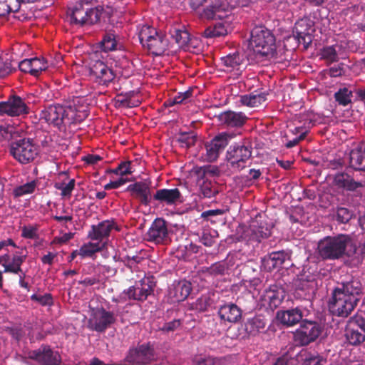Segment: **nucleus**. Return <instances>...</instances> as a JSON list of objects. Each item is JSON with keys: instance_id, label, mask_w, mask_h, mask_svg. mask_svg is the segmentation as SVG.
<instances>
[{"instance_id": "obj_43", "label": "nucleus", "mask_w": 365, "mask_h": 365, "mask_svg": "<svg viewBox=\"0 0 365 365\" xmlns=\"http://www.w3.org/2000/svg\"><path fill=\"white\" fill-rule=\"evenodd\" d=\"M103 160V156L93 153V177H105L108 172V170L105 168L107 162Z\"/></svg>"}, {"instance_id": "obj_48", "label": "nucleus", "mask_w": 365, "mask_h": 365, "mask_svg": "<svg viewBox=\"0 0 365 365\" xmlns=\"http://www.w3.org/2000/svg\"><path fill=\"white\" fill-rule=\"evenodd\" d=\"M171 38L176 42L179 47L186 46L190 41V34L182 29H173L170 31Z\"/></svg>"}, {"instance_id": "obj_22", "label": "nucleus", "mask_w": 365, "mask_h": 365, "mask_svg": "<svg viewBox=\"0 0 365 365\" xmlns=\"http://www.w3.org/2000/svg\"><path fill=\"white\" fill-rule=\"evenodd\" d=\"M285 264L289 267L292 264L291 263V254L284 250L272 252L264 258V268L269 272L282 268Z\"/></svg>"}, {"instance_id": "obj_40", "label": "nucleus", "mask_w": 365, "mask_h": 365, "mask_svg": "<svg viewBox=\"0 0 365 365\" xmlns=\"http://www.w3.org/2000/svg\"><path fill=\"white\" fill-rule=\"evenodd\" d=\"M117 42L115 35L112 33H106L103 39L96 46L93 45V50L95 48H100L101 51L107 53L108 51H114L116 49Z\"/></svg>"}, {"instance_id": "obj_31", "label": "nucleus", "mask_w": 365, "mask_h": 365, "mask_svg": "<svg viewBox=\"0 0 365 365\" xmlns=\"http://www.w3.org/2000/svg\"><path fill=\"white\" fill-rule=\"evenodd\" d=\"M168 46V41L165 36L162 33H157L150 38V39L145 44L150 53L155 56H161L167 50Z\"/></svg>"}, {"instance_id": "obj_25", "label": "nucleus", "mask_w": 365, "mask_h": 365, "mask_svg": "<svg viewBox=\"0 0 365 365\" xmlns=\"http://www.w3.org/2000/svg\"><path fill=\"white\" fill-rule=\"evenodd\" d=\"M126 190L130 195L140 200L141 204L149 205L153 201L150 185L145 182L139 181L128 186Z\"/></svg>"}, {"instance_id": "obj_27", "label": "nucleus", "mask_w": 365, "mask_h": 365, "mask_svg": "<svg viewBox=\"0 0 365 365\" xmlns=\"http://www.w3.org/2000/svg\"><path fill=\"white\" fill-rule=\"evenodd\" d=\"M295 36L299 43H303L305 48L312 42V33L314 29L310 22L306 19L297 21L294 28Z\"/></svg>"}, {"instance_id": "obj_49", "label": "nucleus", "mask_w": 365, "mask_h": 365, "mask_svg": "<svg viewBox=\"0 0 365 365\" xmlns=\"http://www.w3.org/2000/svg\"><path fill=\"white\" fill-rule=\"evenodd\" d=\"M157 33L158 31L155 29L152 26L148 25L142 26L138 31V38L143 46H145V44L150 39V38L157 34Z\"/></svg>"}, {"instance_id": "obj_38", "label": "nucleus", "mask_w": 365, "mask_h": 365, "mask_svg": "<svg viewBox=\"0 0 365 365\" xmlns=\"http://www.w3.org/2000/svg\"><path fill=\"white\" fill-rule=\"evenodd\" d=\"M93 14L95 15V21H93V24H107L113 14V11L109 6L98 5L94 9L93 8Z\"/></svg>"}, {"instance_id": "obj_26", "label": "nucleus", "mask_w": 365, "mask_h": 365, "mask_svg": "<svg viewBox=\"0 0 365 365\" xmlns=\"http://www.w3.org/2000/svg\"><path fill=\"white\" fill-rule=\"evenodd\" d=\"M296 292L303 297H309L312 294L317 287V282L314 275L301 274L294 282Z\"/></svg>"}, {"instance_id": "obj_56", "label": "nucleus", "mask_w": 365, "mask_h": 365, "mask_svg": "<svg viewBox=\"0 0 365 365\" xmlns=\"http://www.w3.org/2000/svg\"><path fill=\"white\" fill-rule=\"evenodd\" d=\"M31 299L41 306H51L53 304V297L50 293H46L43 295L34 294L31 296Z\"/></svg>"}, {"instance_id": "obj_5", "label": "nucleus", "mask_w": 365, "mask_h": 365, "mask_svg": "<svg viewBox=\"0 0 365 365\" xmlns=\"http://www.w3.org/2000/svg\"><path fill=\"white\" fill-rule=\"evenodd\" d=\"M272 224L268 222V219L262 216L256 217L249 227L239 225L234 239L236 241H247L260 242L262 239L269 237L271 235Z\"/></svg>"}, {"instance_id": "obj_9", "label": "nucleus", "mask_w": 365, "mask_h": 365, "mask_svg": "<svg viewBox=\"0 0 365 365\" xmlns=\"http://www.w3.org/2000/svg\"><path fill=\"white\" fill-rule=\"evenodd\" d=\"M345 337L353 346H359L365 341V319L363 317L356 314L348 320Z\"/></svg>"}, {"instance_id": "obj_12", "label": "nucleus", "mask_w": 365, "mask_h": 365, "mask_svg": "<svg viewBox=\"0 0 365 365\" xmlns=\"http://www.w3.org/2000/svg\"><path fill=\"white\" fill-rule=\"evenodd\" d=\"M155 285L149 278H144L125 289L122 294L128 300L144 302L148 296L153 294Z\"/></svg>"}, {"instance_id": "obj_15", "label": "nucleus", "mask_w": 365, "mask_h": 365, "mask_svg": "<svg viewBox=\"0 0 365 365\" xmlns=\"http://www.w3.org/2000/svg\"><path fill=\"white\" fill-rule=\"evenodd\" d=\"M168 222L163 218H156L146 233V240L156 245H168L171 242Z\"/></svg>"}, {"instance_id": "obj_20", "label": "nucleus", "mask_w": 365, "mask_h": 365, "mask_svg": "<svg viewBox=\"0 0 365 365\" xmlns=\"http://www.w3.org/2000/svg\"><path fill=\"white\" fill-rule=\"evenodd\" d=\"M91 6L88 1L81 0L76 2V4L68 7L67 15L70 17L71 23L83 26L88 17L91 16Z\"/></svg>"}, {"instance_id": "obj_59", "label": "nucleus", "mask_w": 365, "mask_h": 365, "mask_svg": "<svg viewBox=\"0 0 365 365\" xmlns=\"http://www.w3.org/2000/svg\"><path fill=\"white\" fill-rule=\"evenodd\" d=\"M193 306L194 309L199 312H205L210 306L209 298L207 297H201L196 300Z\"/></svg>"}, {"instance_id": "obj_61", "label": "nucleus", "mask_w": 365, "mask_h": 365, "mask_svg": "<svg viewBox=\"0 0 365 365\" xmlns=\"http://www.w3.org/2000/svg\"><path fill=\"white\" fill-rule=\"evenodd\" d=\"M12 73V68L10 62L0 61V78H5Z\"/></svg>"}, {"instance_id": "obj_42", "label": "nucleus", "mask_w": 365, "mask_h": 365, "mask_svg": "<svg viewBox=\"0 0 365 365\" xmlns=\"http://www.w3.org/2000/svg\"><path fill=\"white\" fill-rule=\"evenodd\" d=\"M135 91H130L125 94L120 93L117 96V103L119 106L126 108L137 107L140 104V101L135 98Z\"/></svg>"}, {"instance_id": "obj_7", "label": "nucleus", "mask_w": 365, "mask_h": 365, "mask_svg": "<svg viewBox=\"0 0 365 365\" xmlns=\"http://www.w3.org/2000/svg\"><path fill=\"white\" fill-rule=\"evenodd\" d=\"M322 331V326L317 322L304 320L293 333L294 341L297 346H307L317 339Z\"/></svg>"}, {"instance_id": "obj_19", "label": "nucleus", "mask_w": 365, "mask_h": 365, "mask_svg": "<svg viewBox=\"0 0 365 365\" xmlns=\"http://www.w3.org/2000/svg\"><path fill=\"white\" fill-rule=\"evenodd\" d=\"M232 135L223 132L217 135L210 142L205 144L206 157L209 162H214L219 158L231 140Z\"/></svg>"}, {"instance_id": "obj_18", "label": "nucleus", "mask_w": 365, "mask_h": 365, "mask_svg": "<svg viewBox=\"0 0 365 365\" xmlns=\"http://www.w3.org/2000/svg\"><path fill=\"white\" fill-rule=\"evenodd\" d=\"M285 297L283 288L277 284L270 285L261 295L259 301L261 305L267 309L274 310L282 302Z\"/></svg>"}, {"instance_id": "obj_30", "label": "nucleus", "mask_w": 365, "mask_h": 365, "mask_svg": "<svg viewBox=\"0 0 365 365\" xmlns=\"http://www.w3.org/2000/svg\"><path fill=\"white\" fill-rule=\"evenodd\" d=\"M334 183L337 187L348 191H355L364 185L363 182L355 180L353 176L346 172L336 173L334 175Z\"/></svg>"}, {"instance_id": "obj_28", "label": "nucleus", "mask_w": 365, "mask_h": 365, "mask_svg": "<svg viewBox=\"0 0 365 365\" xmlns=\"http://www.w3.org/2000/svg\"><path fill=\"white\" fill-rule=\"evenodd\" d=\"M220 319L230 323H237L242 319V309L234 303L221 305L217 312Z\"/></svg>"}, {"instance_id": "obj_6", "label": "nucleus", "mask_w": 365, "mask_h": 365, "mask_svg": "<svg viewBox=\"0 0 365 365\" xmlns=\"http://www.w3.org/2000/svg\"><path fill=\"white\" fill-rule=\"evenodd\" d=\"M9 153L21 164L32 162L38 155V148L30 138H21L12 141Z\"/></svg>"}, {"instance_id": "obj_55", "label": "nucleus", "mask_w": 365, "mask_h": 365, "mask_svg": "<svg viewBox=\"0 0 365 365\" xmlns=\"http://www.w3.org/2000/svg\"><path fill=\"white\" fill-rule=\"evenodd\" d=\"M353 212L346 207H338L336 210V220L339 223H348L353 217Z\"/></svg>"}, {"instance_id": "obj_23", "label": "nucleus", "mask_w": 365, "mask_h": 365, "mask_svg": "<svg viewBox=\"0 0 365 365\" xmlns=\"http://www.w3.org/2000/svg\"><path fill=\"white\" fill-rule=\"evenodd\" d=\"M93 329L98 332H104L115 322V317L112 312L105 309H93Z\"/></svg>"}, {"instance_id": "obj_33", "label": "nucleus", "mask_w": 365, "mask_h": 365, "mask_svg": "<svg viewBox=\"0 0 365 365\" xmlns=\"http://www.w3.org/2000/svg\"><path fill=\"white\" fill-rule=\"evenodd\" d=\"M219 119L227 127L240 128L245 123L247 118L242 112L227 110L220 113Z\"/></svg>"}, {"instance_id": "obj_46", "label": "nucleus", "mask_w": 365, "mask_h": 365, "mask_svg": "<svg viewBox=\"0 0 365 365\" xmlns=\"http://www.w3.org/2000/svg\"><path fill=\"white\" fill-rule=\"evenodd\" d=\"M227 24L217 23L213 26H209L204 31L206 38H215L225 36L227 34Z\"/></svg>"}, {"instance_id": "obj_34", "label": "nucleus", "mask_w": 365, "mask_h": 365, "mask_svg": "<svg viewBox=\"0 0 365 365\" xmlns=\"http://www.w3.org/2000/svg\"><path fill=\"white\" fill-rule=\"evenodd\" d=\"M334 290L339 291L342 294L356 299V301L360 300L362 286L361 282L356 279H352L350 281L341 283L340 287H336Z\"/></svg>"}, {"instance_id": "obj_62", "label": "nucleus", "mask_w": 365, "mask_h": 365, "mask_svg": "<svg viewBox=\"0 0 365 365\" xmlns=\"http://www.w3.org/2000/svg\"><path fill=\"white\" fill-rule=\"evenodd\" d=\"M181 325L180 319H174L171 322L164 324L162 330L165 332L174 331Z\"/></svg>"}, {"instance_id": "obj_45", "label": "nucleus", "mask_w": 365, "mask_h": 365, "mask_svg": "<svg viewBox=\"0 0 365 365\" xmlns=\"http://www.w3.org/2000/svg\"><path fill=\"white\" fill-rule=\"evenodd\" d=\"M245 331L248 335L255 336L265 327L264 322L259 317L249 319L245 324Z\"/></svg>"}, {"instance_id": "obj_36", "label": "nucleus", "mask_w": 365, "mask_h": 365, "mask_svg": "<svg viewBox=\"0 0 365 365\" xmlns=\"http://www.w3.org/2000/svg\"><path fill=\"white\" fill-rule=\"evenodd\" d=\"M265 92L255 91L250 94L240 96V103L246 106L257 107L267 101Z\"/></svg>"}, {"instance_id": "obj_54", "label": "nucleus", "mask_w": 365, "mask_h": 365, "mask_svg": "<svg viewBox=\"0 0 365 365\" xmlns=\"http://www.w3.org/2000/svg\"><path fill=\"white\" fill-rule=\"evenodd\" d=\"M38 225H29L21 227V236L25 239L35 240L38 238Z\"/></svg>"}, {"instance_id": "obj_1", "label": "nucleus", "mask_w": 365, "mask_h": 365, "mask_svg": "<svg viewBox=\"0 0 365 365\" xmlns=\"http://www.w3.org/2000/svg\"><path fill=\"white\" fill-rule=\"evenodd\" d=\"M91 97L73 96L72 102L65 106L51 105L40 113V119L60 130H66L72 124L80 123L90 114Z\"/></svg>"}, {"instance_id": "obj_64", "label": "nucleus", "mask_w": 365, "mask_h": 365, "mask_svg": "<svg viewBox=\"0 0 365 365\" xmlns=\"http://www.w3.org/2000/svg\"><path fill=\"white\" fill-rule=\"evenodd\" d=\"M323 358L319 355H317L307 358L302 365H323Z\"/></svg>"}, {"instance_id": "obj_51", "label": "nucleus", "mask_w": 365, "mask_h": 365, "mask_svg": "<svg viewBox=\"0 0 365 365\" xmlns=\"http://www.w3.org/2000/svg\"><path fill=\"white\" fill-rule=\"evenodd\" d=\"M32 76L38 77L43 71L48 68V62L43 58H31Z\"/></svg>"}, {"instance_id": "obj_29", "label": "nucleus", "mask_w": 365, "mask_h": 365, "mask_svg": "<svg viewBox=\"0 0 365 365\" xmlns=\"http://www.w3.org/2000/svg\"><path fill=\"white\" fill-rule=\"evenodd\" d=\"M303 317V310L299 307L279 311L277 314V317L280 323L287 327H292L298 324Z\"/></svg>"}, {"instance_id": "obj_14", "label": "nucleus", "mask_w": 365, "mask_h": 365, "mask_svg": "<svg viewBox=\"0 0 365 365\" xmlns=\"http://www.w3.org/2000/svg\"><path fill=\"white\" fill-rule=\"evenodd\" d=\"M29 113V106L24 99L19 96H10L6 101L0 102V115L19 117Z\"/></svg>"}, {"instance_id": "obj_39", "label": "nucleus", "mask_w": 365, "mask_h": 365, "mask_svg": "<svg viewBox=\"0 0 365 365\" xmlns=\"http://www.w3.org/2000/svg\"><path fill=\"white\" fill-rule=\"evenodd\" d=\"M220 192L219 185L216 182L204 180L200 185V193L205 198H212Z\"/></svg>"}, {"instance_id": "obj_24", "label": "nucleus", "mask_w": 365, "mask_h": 365, "mask_svg": "<svg viewBox=\"0 0 365 365\" xmlns=\"http://www.w3.org/2000/svg\"><path fill=\"white\" fill-rule=\"evenodd\" d=\"M192 291L191 283L185 279L175 281L168 291V297L171 303L180 302L185 300Z\"/></svg>"}, {"instance_id": "obj_8", "label": "nucleus", "mask_w": 365, "mask_h": 365, "mask_svg": "<svg viewBox=\"0 0 365 365\" xmlns=\"http://www.w3.org/2000/svg\"><path fill=\"white\" fill-rule=\"evenodd\" d=\"M157 359L153 345L148 342L130 349L125 360L130 365H148Z\"/></svg>"}, {"instance_id": "obj_57", "label": "nucleus", "mask_w": 365, "mask_h": 365, "mask_svg": "<svg viewBox=\"0 0 365 365\" xmlns=\"http://www.w3.org/2000/svg\"><path fill=\"white\" fill-rule=\"evenodd\" d=\"M75 186V180L71 179L66 184L56 183L55 187L61 191V195L63 197L70 196Z\"/></svg>"}, {"instance_id": "obj_60", "label": "nucleus", "mask_w": 365, "mask_h": 365, "mask_svg": "<svg viewBox=\"0 0 365 365\" xmlns=\"http://www.w3.org/2000/svg\"><path fill=\"white\" fill-rule=\"evenodd\" d=\"M344 64L341 63L338 65H335L332 67H330L328 73L331 77H339L345 73V70L344 68Z\"/></svg>"}, {"instance_id": "obj_13", "label": "nucleus", "mask_w": 365, "mask_h": 365, "mask_svg": "<svg viewBox=\"0 0 365 365\" xmlns=\"http://www.w3.org/2000/svg\"><path fill=\"white\" fill-rule=\"evenodd\" d=\"M101 52H93V82L99 85H107L111 82L115 76L111 68L104 62Z\"/></svg>"}, {"instance_id": "obj_2", "label": "nucleus", "mask_w": 365, "mask_h": 365, "mask_svg": "<svg viewBox=\"0 0 365 365\" xmlns=\"http://www.w3.org/2000/svg\"><path fill=\"white\" fill-rule=\"evenodd\" d=\"M250 45L253 49L256 58L262 61L276 58L275 36L265 26H255L252 30Z\"/></svg>"}, {"instance_id": "obj_17", "label": "nucleus", "mask_w": 365, "mask_h": 365, "mask_svg": "<svg viewBox=\"0 0 365 365\" xmlns=\"http://www.w3.org/2000/svg\"><path fill=\"white\" fill-rule=\"evenodd\" d=\"M113 227V222L109 220H103L97 225H93V240H99L97 243L93 242V257L96 252L105 248Z\"/></svg>"}, {"instance_id": "obj_50", "label": "nucleus", "mask_w": 365, "mask_h": 365, "mask_svg": "<svg viewBox=\"0 0 365 365\" xmlns=\"http://www.w3.org/2000/svg\"><path fill=\"white\" fill-rule=\"evenodd\" d=\"M321 58L325 60L327 63L336 62L339 60L338 53L334 46H328L321 50Z\"/></svg>"}, {"instance_id": "obj_10", "label": "nucleus", "mask_w": 365, "mask_h": 365, "mask_svg": "<svg viewBox=\"0 0 365 365\" xmlns=\"http://www.w3.org/2000/svg\"><path fill=\"white\" fill-rule=\"evenodd\" d=\"M359 302L339 291L334 290L332 299L329 303L331 313L339 317H347L355 309Z\"/></svg>"}, {"instance_id": "obj_41", "label": "nucleus", "mask_w": 365, "mask_h": 365, "mask_svg": "<svg viewBox=\"0 0 365 365\" xmlns=\"http://www.w3.org/2000/svg\"><path fill=\"white\" fill-rule=\"evenodd\" d=\"M199 241L206 247H212L218 237L217 230L209 227H204L202 232L198 234Z\"/></svg>"}, {"instance_id": "obj_21", "label": "nucleus", "mask_w": 365, "mask_h": 365, "mask_svg": "<svg viewBox=\"0 0 365 365\" xmlns=\"http://www.w3.org/2000/svg\"><path fill=\"white\" fill-rule=\"evenodd\" d=\"M167 206L175 205L182 202V195L178 188H161L153 195V201Z\"/></svg>"}, {"instance_id": "obj_52", "label": "nucleus", "mask_w": 365, "mask_h": 365, "mask_svg": "<svg viewBox=\"0 0 365 365\" xmlns=\"http://www.w3.org/2000/svg\"><path fill=\"white\" fill-rule=\"evenodd\" d=\"M352 92L347 88H340L334 94L335 101L343 106H347L351 102Z\"/></svg>"}, {"instance_id": "obj_4", "label": "nucleus", "mask_w": 365, "mask_h": 365, "mask_svg": "<svg viewBox=\"0 0 365 365\" xmlns=\"http://www.w3.org/2000/svg\"><path fill=\"white\" fill-rule=\"evenodd\" d=\"M190 6L204 21L223 19L231 14L227 0H190Z\"/></svg>"}, {"instance_id": "obj_63", "label": "nucleus", "mask_w": 365, "mask_h": 365, "mask_svg": "<svg viewBox=\"0 0 365 365\" xmlns=\"http://www.w3.org/2000/svg\"><path fill=\"white\" fill-rule=\"evenodd\" d=\"M118 170H120V176L123 177L133 173L131 161H123L118 165Z\"/></svg>"}, {"instance_id": "obj_44", "label": "nucleus", "mask_w": 365, "mask_h": 365, "mask_svg": "<svg viewBox=\"0 0 365 365\" xmlns=\"http://www.w3.org/2000/svg\"><path fill=\"white\" fill-rule=\"evenodd\" d=\"M37 185L38 180H31L30 182L14 187L12 191V195L14 198H19L25 195L32 194L35 192Z\"/></svg>"}, {"instance_id": "obj_37", "label": "nucleus", "mask_w": 365, "mask_h": 365, "mask_svg": "<svg viewBox=\"0 0 365 365\" xmlns=\"http://www.w3.org/2000/svg\"><path fill=\"white\" fill-rule=\"evenodd\" d=\"M221 61L225 67V70L228 72H232L235 70H240L243 59L239 53H234L222 57Z\"/></svg>"}, {"instance_id": "obj_58", "label": "nucleus", "mask_w": 365, "mask_h": 365, "mask_svg": "<svg viewBox=\"0 0 365 365\" xmlns=\"http://www.w3.org/2000/svg\"><path fill=\"white\" fill-rule=\"evenodd\" d=\"M225 269V263L222 262H218L212 264L210 267H208L207 272L212 275H222L224 274Z\"/></svg>"}, {"instance_id": "obj_11", "label": "nucleus", "mask_w": 365, "mask_h": 365, "mask_svg": "<svg viewBox=\"0 0 365 365\" xmlns=\"http://www.w3.org/2000/svg\"><path fill=\"white\" fill-rule=\"evenodd\" d=\"M252 157V146L236 143L230 146L227 152V159L232 168L241 170L245 168L246 162Z\"/></svg>"}, {"instance_id": "obj_35", "label": "nucleus", "mask_w": 365, "mask_h": 365, "mask_svg": "<svg viewBox=\"0 0 365 365\" xmlns=\"http://www.w3.org/2000/svg\"><path fill=\"white\" fill-rule=\"evenodd\" d=\"M26 257L27 255L24 254L23 252H15L9 263L2 264L4 268V272L14 274L22 273L21 265L26 261Z\"/></svg>"}, {"instance_id": "obj_53", "label": "nucleus", "mask_w": 365, "mask_h": 365, "mask_svg": "<svg viewBox=\"0 0 365 365\" xmlns=\"http://www.w3.org/2000/svg\"><path fill=\"white\" fill-rule=\"evenodd\" d=\"M195 365H220V359L210 355H197L193 359Z\"/></svg>"}, {"instance_id": "obj_47", "label": "nucleus", "mask_w": 365, "mask_h": 365, "mask_svg": "<svg viewBox=\"0 0 365 365\" xmlns=\"http://www.w3.org/2000/svg\"><path fill=\"white\" fill-rule=\"evenodd\" d=\"M0 135L5 140L14 141L19 136V132L13 125L3 123L0 125Z\"/></svg>"}, {"instance_id": "obj_3", "label": "nucleus", "mask_w": 365, "mask_h": 365, "mask_svg": "<svg viewBox=\"0 0 365 365\" xmlns=\"http://www.w3.org/2000/svg\"><path fill=\"white\" fill-rule=\"evenodd\" d=\"M351 243L352 240L349 235L327 236L319 241L318 252L323 259H339L345 255L351 256L346 252V247Z\"/></svg>"}, {"instance_id": "obj_32", "label": "nucleus", "mask_w": 365, "mask_h": 365, "mask_svg": "<svg viewBox=\"0 0 365 365\" xmlns=\"http://www.w3.org/2000/svg\"><path fill=\"white\" fill-rule=\"evenodd\" d=\"M349 165L356 170L365 171V141L361 142L350 151Z\"/></svg>"}, {"instance_id": "obj_16", "label": "nucleus", "mask_w": 365, "mask_h": 365, "mask_svg": "<svg viewBox=\"0 0 365 365\" xmlns=\"http://www.w3.org/2000/svg\"><path fill=\"white\" fill-rule=\"evenodd\" d=\"M28 358L37 361L40 365H59L61 359L57 351L48 345H42L38 349L28 352Z\"/></svg>"}]
</instances>
